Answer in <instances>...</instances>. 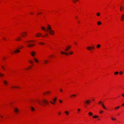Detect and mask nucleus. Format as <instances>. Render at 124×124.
I'll return each mask as SVG.
<instances>
[{
  "mask_svg": "<svg viewBox=\"0 0 124 124\" xmlns=\"http://www.w3.org/2000/svg\"><path fill=\"white\" fill-rule=\"evenodd\" d=\"M37 101L39 104L42 106H44L46 104H48V102L46 99H43L41 101L38 100Z\"/></svg>",
  "mask_w": 124,
  "mask_h": 124,
  "instance_id": "obj_1",
  "label": "nucleus"
},
{
  "mask_svg": "<svg viewBox=\"0 0 124 124\" xmlns=\"http://www.w3.org/2000/svg\"><path fill=\"white\" fill-rule=\"evenodd\" d=\"M48 27H47V29L46 30V31L49 32L50 34L51 35H54V31L51 30V28L50 25H48Z\"/></svg>",
  "mask_w": 124,
  "mask_h": 124,
  "instance_id": "obj_2",
  "label": "nucleus"
},
{
  "mask_svg": "<svg viewBox=\"0 0 124 124\" xmlns=\"http://www.w3.org/2000/svg\"><path fill=\"white\" fill-rule=\"evenodd\" d=\"M31 42V40H28L25 42L28 45L27 46L28 47H30L34 46L35 45L34 44H29V43Z\"/></svg>",
  "mask_w": 124,
  "mask_h": 124,
  "instance_id": "obj_3",
  "label": "nucleus"
},
{
  "mask_svg": "<svg viewBox=\"0 0 124 124\" xmlns=\"http://www.w3.org/2000/svg\"><path fill=\"white\" fill-rule=\"evenodd\" d=\"M57 100L56 98L55 97V98L54 99H52V100L54 101V102H52V101H49L50 102L53 104H55V102Z\"/></svg>",
  "mask_w": 124,
  "mask_h": 124,
  "instance_id": "obj_4",
  "label": "nucleus"
},
{
  "mask_svg": "<svg viewBox=\"0 0 124 124\" xmlns=\"http://www.w3.org/2000/svg\"><path fill=\"white\" fill-rule=\"evenodd\" d=\"M71 47V46L70 45L68 46L67 47H66L65 49V51L66 52L67 51L69 50Z\"/></svg>",
  "mask_w": 124,
  "mask_h": 124,
  "instance_id": "obj_5",
  "label": "nucleus"
},
{
  "mask_svg": "<svg viewBox=\"0 0 124 124\" xmlns=\"http://www.w3.org/2000/svg\"><path fill=\"white\" fill-rule=\"evenodd\" d=\"M98 103L99 104H101L102 106V107L103 108H104L105 109H107V108L104 106L103 103L101 101H100L99 102H98Z\"/></svg>",
  "mask_w": 124,
  "mask_h": 124,
  "instance_id": "obj_6",
  "label": "nucleus"
},
{
  "mask_svg": "<svg viewBox=\"0 0 124 124\" xmlns=\"http://www.w3.org/2000/svg\"><path fill=\"white\" fill-rule=\"evenodd\" d=\"M91 101L90 100H86L85 102V104H89L90 102Z\"/></svg>",
  "mask_w": 124,
  "mask_h": 124,
  "instance_id": "obj_7",
  "label": "nucleus"
},
{
  "mask_svg": "<svg viewBox=\"0 0 124 124\" xmlns=\"http://www.w3.org/2000/svg\"><path fill=\"white\" fill-rule=\"evenodd\" d=\"M21 40V38L19 37H17L15 39V40L16 41H19Z\"/></svg>",
  "mask_w": 124,
  "mask_h": 124,
  "instance_id": "obj_8",
  "label": "nucleus"
},
{
  "mask_svg": "<svg viewBox=\"0 0 124 124\" xmlns=\"http://www.w3.org/2000/svg\"><path fill=\"white\" fill-rule=\"evenodd\" d=\"M35 52L34 51H32L31 53V54L32 56H35Z\"/></svg>",
  "mask_w": 124,
  "mask_h": 124,
  "instance_id": "obj_9",
  "label": "nucleus"
},
{
  "mask_svg": "<svg viewBox=\"0 0 124 124\" xmlns=\"http://www.w3.org/2000/svg\"><path fill=\"white\" fill-rule=\"evenodd\" d=\"M20 50L19 49H16V50L14 51V53H18L20 52Z\"/></svg>",
  "mask_w": 124,
  "mask_h": 124,
  "instance_id": "obj_10",
  "label": "nucleus"
},
{
  "mask_svg": "<svg viewBox=\"0 0 124 124\" xmlns=\"http://www.w3.org/2000/svg\"><path fill=\"white\" fill-rule=\"evenodd\" d=\"M36 36L37 37H39L40 36H41V33H39L36 34Z\"/></svg>",
  "mask_w": 124,
  "mask_h": 124,
  "instance_id": "obj_11",
  "label": "nucleus"
},
{
  "mask_svg": "<svg viewBox=\"0 0 124 124\" xmlns=\"http://www.w3.org/2000/svg\"><path fill=\"white\" fill-rule=\"evenodd\" d=\"M4 84L6 85H8V82L6 80H4L3 81Z\"/></svg>",
  "mask_w": 124,
  "mask_h": 124,
  "instance_id": "obj_12",
  "label": "nucleus"
},
{
  "mask_svg": "<svg viewBox=\"0 0 124 124\" xmlns=\"http://www.w3.org/2000/svg\"><path fill=\"white\" fill-rule=\"evenodd\" d=\"M61 53L62 54H64L66 55H68V53L66 52H64L63 51H61Z\"/></svg>",
  "mask_w": 124,
  "mask_h": 124,
  "instance_id": "obj_13",
  "label": "nucleus"
},
{
  "mask_svg": "<svg viewBox=\"0 0 124 124\" xmlns=\"http://www.w3.org/2000/svg\"><path fill=\"white\" fill-rule=\"evenodd\" d=\"M14 111L16 113H17L19 111L18 109L17 108H15L14 109Z\"/></svg>",
  "mask_w": 124,
  "mask_h": 124,
  "instance_id": "obj_14",
  "label": "nucleus"
},
{
  "mask_svg": "<svg viewBox=\"0 0 124 124\" xmlns=\"http://www.w3.org/2000/svg\"><path fill=\"white\" fill-rule=\"evenodd\" d=\"M121 20L122 21L124 20V14H123L121 17Z\"/></svg>",
  "mask_w": 124,
  "mask_h": 124,
  "instance_id": "obj_15",
  "label": "nucleus"
},
{
  "mask_svg": "<svg viewBox=\"0 0 124 124\" xmlns=\"http://www.w3.org/2000/svg\"><path fill=\"white\" fill-rule=\"evenodd\" d=\"M23 34H22V36L23 37H25L26 35L27 34L26 32H23Z\"/></svg>",
  "mask_w": 124,
  "mask_h": 124,
  "instance_id": "obj_16",
  "label": "nucleus"
},
{
  "mask_svg": "<svg viewBox=\"0 0 124 124\" xmlns=\"http://www.w3.org/2000/svg\"><path fill=\"white\" fill-rule=\"evenodd\" d=\"M91 47H90V46H88V47H87V49H88V50H92V49H91Z\"/></svg>",
  "mask_w": 124,
  "mask_h": 124,
  "instance_id": "obj_17",
  "label": "nucleus"
},
{
  "mask_svg": "<svg viewBox=\"0 0 124 124\" xmlns=\"http://www.w3.org/2000/svg\"><path fill=\"white\" fill-rule=\"evenodd\" d=\"M31 110L32 111H33L35 110V109L33 107H31Z\"/></svg>",
  "mask_w": 124,
  "mask_h": 124,
  "instance_id": "obj_18",
  "label": "nucleus"
},
{
  "mask_svg": "<svg viewBox=\"0 0 124 124\" xmlns=\"http://www.w3.org/2000/svg\"><path fill=\"white\" fill-rule=\"evenodd\" d=\"M44 63L45 64H46L48 62V61L47 60H44Z\"/></svg>",
  "mask_w": 124,
  "mask_h": 124,
  "instance_id": "obj_19",
  "label": "nucleus"
},
{
  "mask_svg": "<svg viewBox=\"0 0 124 124\" xmlns=\"http://www.w3.org/2000/svg\"><path fill=\"white\" fill-rule=\"evenodd\" d=\"M76 96L77 95L76 94H72V95H71L70 96V97H76Z\"/></svg>",
  "mask_w": 124,
  "mask_h": 124,
  "instance_id": "obj_20",
  "label": "nucleus"
},
{
  "mask_svg": "<svg viewBox=\"0 0 124 124\" xmlns=\"http://www.w3.org/2000/svg\"><path fill=\"white\" fill-rule=\"evenodd\" d=\"M41 28L42 30H45L46 31V29H45V28L43 26H41Z\"/></svg>",
  "mask_w": 124,
  "mask_h": 124,
  "instance_id": "obj_21",
  "label": "nucleus"
},
{
  "mask_svg": "<svg viewBox=\"0 0 124 124\" xmlns=\"http://www.w3.org/2000/svg\"><path fill=\"white\" fill-rule=\"evenodd\" d=\"M100 46L101 45L99 44H98L97 46V47L98 48H99Z\"/></svg>",
  "mask_w": 124,
  "mask_h": 124,
  "instance_id": "obj_22",
  "label": "nucleus"
},
{
  "mask_svg": "<svg viewBox=\"0 0 124 124\" xmlns=\"http://www.w3.org/2000/svg\"><path fill=\"white\" fill-rule=\"evenodd\" d=\"M69 54H73V52L72 51H70L69 53Z\"/></svg>",
  "mask_w": 124,
  "mask_h": 124,
  "instance_id": "obj_23",
  "label": "nucleus"
},
{
  "mask_svg": "<svg viewBox=\"0 0 124 124\" xmlns=\"http://www.w3.org/2000/svg\"><path fill=\"white\" fill-rule=\"evenodd\" d=\"M1 67L2 69L3 70H5V68L4 66H1Z\"/></svg>",
  "mask_w": 124,
  "mask_h": 124,
  "instance_id": "obj_24",
  "label": "nucleus"
},
{
  "mask_svg": "<svg viewBox=\"0 0 124 124\" xmlns=\"http://www.w3.org/2000/svg\"><path fill=\"white\" fill-rule=\"evenodd\" d=\"M14 87H16V88H20L19 87H17V86H14L11 87V88H14Z\"/></svg>",
  "mask_w": 124,
  "mask_h": 124,
  "instance_id": "obj_25",
  "label": "nucleus"
},
{
  "mask_svg": "<svg viewBox=\"0 0 124 124\" xmlns=\"http://www.w3.org/2000/svg\"><path fill=\"white\" fill-rule=\"evenodd\" d=\"M98 117V116L97 115H95L94 116H93V117L94 118H97Z\"/></svg>",
  "mask_w": 124,
  "mask_h": 124,
  "instance_id": "obj_26",
  "label": "nucleus"
},
{
  "mask_svg": "<svg viewBox=\"0 0 124 124\" xmlns=\"http://www.w3.org/2000/svg\"><path fill=\"white\" fill-rule=\"evenodd\" d=\"M123 9V6H121L120 8V10L121 11H122V9Z\"/></svg>",
  "mask_w": 124,
  "mask_h": 124,
  "instance_id": "obj_27",
  "label": "nucleus"
},
{
  "mask_svg": "<svg viewBox=\"0 0 124 124\" xmlns=\"http://www.w3.org/2000/svg\"><path fill=\"white\" fill-rule=\"evenodd\" d=\"M65 113L66 114V115H68L69 113V112H68V111H65Z\"/></svg>",
  "mask_w": 124,
  "mask_h": 124,
  "instance_id": "obj_28",
  "label": "nucleus"
},
{
  "mask_svg": "<svg viewBox=\"0 0 124 124\" xmlns=\"http://www.w3.org/2000/svg\"><path fill=\"white\" fill-rule=\"evenodd\" d=\"M89 116H92L93 115V114L91 112H89Z\"/></svg>",
  "mask_w": 124,
  "mask_h": 124,
  "instance_id": "obj_29",
  "label": "nucleus"
},
{
  "mask_svg": "<svg viewBox=\"0 0 124 124\" xmlns=\"http://www.w3.org/2000/svg\"><path fill=\"white\" fill-rule=\"evenodd\" d=\"M34 60H35V61L37 62H38V61L37 60V59L36 58H34Z\"/></svg>",
  "mask_w": 124,
  "mask_h": 124,
  "instance_id": "obj_30",
  "label": "nucleus"
},
{
  "mask_svg": "<svg viewBox=\"0 0 124 124\" xmlns=\"http://www.w3.org/2000/svg\"><path fill=\"white\" fill-rule=\"evenodd\" d=\"M96 15L97 16H100V14L99 13H97L96 14Z\"/></svg>",
  "mask_w": 124,
  "mask_h": 124,
  "instance_id": "obj_31",
  "label": "nucleus"
},
{
  "mask_svg": "<svg viewBox=\"0 0 124 124\" xmlns=\"http://www.w3.org/2000/svg\"><path fill=\"white\" fill-rule=\"evenodd\" d=\"M118 71H116L115 72L114 74L115 75H117L118 74Z\"/></svg>",
  "mask_w": 124,
  "mask_h": 124,
  "instance_id": "obj_32",
  "label": "nucleus"
},
{
  "mask_svg": "<svg viewBox=\"0 0 124 124\" xmlns=\"http://www.w3.org/2000/svg\"><path fill=\"white\" fill-rule=\"evenodd\" d=\"M101 24V23L100 21H99L97 22V24L98 25H100Z\"/></svg>",
  "mask_w": 124,
  "mask_h": 124,
  "instance_id": "obj_33",
  "label": "nucleus"
},
{
  "mask_svg": "<svg viewBox=\"0 0 124 124\" xmlns=\"http://www.w3.org/2000/svg\"><path fill=\"white\" fill-rule=\"evenodd\" d=\"M50 93V92H48H48H46L45 93V94H48V93Z\"/></svg>",
  "mask_w": 124,
  "mask_h": 124,
  "instance_id": "obj_34",
  "label": "nucleus"
},
{
  "mask_svg": "<svg viewBox=\"0 0 124 124\" xmlns=\"http://www.w3.org/2000/svg\"><path fill=\"white\" fill-rule=\"evenodd\" d=\"M39 44L40 45H43L44 44V43L42 42H41L39 43Z\"/></svg>",
  "mask_w": 124,
  "mask_h": 124,
  "instance_id": "obj_35",
  "label": "nucleus"
},
{
  "mask_svg": "<svg viewBox=\"0 0 124 124\" xmlns=\"http://www.w3.org/2000/svg\"><path fill=\"white\" fill-rule=\"evenodd\" d=\"M123 72L122 71H120L119 72V73L120 75H121L123 74Z\"/></svg>",
  "mask_w": 124,
  "mask_h": 124,
  "instance_id": "obj_36",
  "label": "nucleus"
},
{
  "mask_svg": "<svg viewBox=\"0 0 124 124\" xmlns=\"http://www.w3.org/2000/svg\"><path fill=\"white\" fill-rule=\"evenodd\" d=\"M111 119L113 120H116V119L115 118H114L112 117H111Z\"/></svg>",
  "mask_w": 124,
  "mask_h": 124,
  "instance_id": "obj_37",
  "label": "nucleus"
},
{
  "mask_svg": "<svg viewBox=\"0 0 124 124\" xmlns=\"http://www.w3.org/2000/svg\"><path fill=\"white\" fill-rule=\"evenodd\" d=\"M59 101L60 103H62V101L61 100H59Z\"/></svg>",
  "mask_w": 124,
  "mask_h": 124,
  "instance_id": "obj_38",
  "label": "nucleus"
},
{
  "mask_svg": "<svg viewBox=\"0 0 124 124\" xmlns=\"http://www.w3.org/2000/svg\"><path fill=\"white\" fill-rule=\"evenodd\" d=\"M119 108V106H118L117 107H116L115 108V109H118Z\"/></svg>",
  "mask_w": 124,
  "mask_h": 124,
  "instance_id": "obj_39",
  "label": "nucleus"
},
{
  "mask_svg": "<svg viewBox=\"0 0 124 124\" xmlns=\"http://www.w3.org/2000/svg\"><path fill=\"white\" fill-rule=\"evenodd\" d=\"M103 111L101 110L100 111V113L101 114V113H103Z\"/></svg>",
  "mask_w": 124,
  "mask_h": 124,
  "instance_id": "obj_40",
  "label": "nucleus"
},
{
  "mask_svg": "<svg viewBox=\"0 0 124 124\" xmlns=\"http://www.w3.org/2000/svg\"><path fill=\"white\" fill-rule=\"evenodd\" d=\"M92 47L91 48L92 49H94V46H93L92 47Z\"/></svg>",
  "mask_w": 124,
  "mask_h": 124,
  "instance_id": "obj_41",
  "label": "nucleus"
},
{
  "mask_svg": "<svg viewBox=\"0 0 124 124\" xmlns=\"http://www.w3.org/2000/svg\"><path fill=\"white\" fill-rule=\"evenodd\" d=\"M29 62L30 63H33L31 61H30Z\"/></svg>",
  "mask_w": 124,
  "mask_h": 124,
  "instance_id": "obj_42",
  "label": "nucleus"
},
{
  "mask_svg": "<svg viewBox=\"0 0 124 124\" xmlns=\"http://www.w3.org/2000/svg\"><path fill=\"white\" fill-rule=\"evenodd\" d=\"M80 109H78V113L80 111Z\"/></svg>",
  "mask_w": 124,
  "mask_h": 124,
  "instance_id": "obj_43",
  "label": "nucleus"
},
{
  "mask_svg": "<svg viewBox=\"0 0 124 124\" xmlns=\"http://www.w3.org/2000/svg\"><path fill=\"white\" fill-rule=\"evenodd\" d=\"M3 75H4V74H0V76H2Z\"/></svg>",
  "mask_w": 124,
  "mask_h": 124,
  "instance_id": "obj_44",
  "label": "nucleus"
},
{
  "mask_svg": "<svg viewBox=\"0 0 124 124\" xmlns=\"http://www.w3.org/2000/svg\"><path fill=\"white\" fill-rule=\"evenodd\" d=\"M23 46H21V47H19V49H21L22 48H23Z\"/></svg>",
  "mask_w": 124,
  "mask_h": 124,
  "instance_id": "obj_45",
  "label": "nucleus"
},
{
  "mask_svg": "<svg viewBox=\"0 0 124 124\" xmlns=\"http://www.w3.org/2000/svg\"><path fill=\"white\" fill-rule=\"evenodd\" d=\"M60 90L61 92H62V89H60Z\"/></svg>",
  "mask_w": 124,
  "mask_h": 124,
  "instance_id": "obj_46",
  "label": "nucleus"
},
{
  "mask_svg": "<svg viewBox=\"0 0 124 124\" xmlns=\"http://www.w3.org/2000/svg\"><path fill=\"white\" fill-rule=\"evenodd\" d=\"M122 96L123 97H124V94L123 93V94H122Z\"/></svg>",
  "mask_w": 124,
  "mask_h": 124,
  "instance_id": "obj_47",
  "label": "nucleus"
},
{
  "mask_svg": "<svg viewBox=\"0 0 124 124\" xmlns=\"http://www.w3.org/2000/svg\"><path fill=\"white\" fill-rule=\"evenodd\" d=\"M59 115H60L61 114V113L60 112H59L58 113Z\"/></svg>",
  "mask_w": 124,
  "mask_h": 124,
  "instance_id": "obj_48",
  "label": "nucleus"
},
{
  "mask_svg": "<svg viewBox=\"0 0 124 124\" xmlns=\"http://www.w3.org/2000/svg\"><path fill=\"white\" fill-rule=\"evenodd\" d=\"M73 2H74V3H75V1H74V0H73Z\"/></svg>",
  "mask_w": 124,
  "mask_h": 124,
  "instance_id": "obj_49",
  "label": "nucleus"
},
{
  "mask_svg": "<svg viewBox=\"0 0 124 124\" xmlns=\"http://www.w3.org/2000/svg\"><path fill=\"white\" fill-rule=\"evenodd\" d=\"M3 39H6L4 38H3Z\"/></svg>",
  "mask_w": 124,
  "mask_h": 124,
  "instance_id": "obj_50",
  "label": "nucleus"
},
{
  "mask_svg": "<svg viewBox=\"0 0 124 124\" xmlns=\"http://www.w3.org/2000/svg\"><path fill=\"white\" fill-rule=\"evenodd\" d=\"M122 106H124V103L122 105Z\"/></svg>",
  "mask_w": 124,
  "mask_h": 124,
  "instance_id": "obj_51",
  "label": "nucleus"
},
{
  "mask_svg": "<svg viewBox=\"0 0 124 124\" xmlns=\"http://www.w3.org/2000/svg\"><path fill=\"white\" fill-rule=\"evenodd\" d=\"M45 36H42L43 37H45Z\"/></svg>",
  "mask_w": 124,
  "mask_h": 124,
  "instance_id": "obj_52",
  "label": "nucleus"
},
{
  "mask_svg": "<svg viewBox=\"0 0 124 124\" xmlns=\"http://www.w3.org/2000/svg\"><path fill=\"white\" fill-rule=\"evenodd\" d=\"M75 0V1H78V0Z\"/></svg>",
  "mask_w": 124,
  "mask_h": 124,
  "instance_id": "obj_53",
  "label": "nucleus"
},
{
  "mask_svg": "<svg viewBox=\"0 0 124 124\" xmlns=\"http://www.w3.org/2000/svg\"><path fill=\"white\" fill-rule=\"evenodd\" d=\"M48 35V34H46V35Z\"/></svg>",
  "mask_w": 124,
  "mask_h": 124,
  "instance_id": "obj_54",
  "label": "nucleus"
},
{
  "mask_svg": "<svg viewBox=\"0 0 124 124\" xmlns=\"http://www.w3.org/2000/svg\"><path fill=\"white\" fill-rule=\"evenodd\" d=\"M75 44H76V42H75Z\"/></svg>",
  "mask_w": 124,
  "mask_h": 124,
  "instance_id": "obj_55",
  "label": "nucleus"
},
{
  "mask_svg": "<svg viewBox=\"0 0 124 124\" xmlns=\"http://www.w3.org/2000/svg\"><path fill=\"white\" fill-rule=\"evenodd\" d=\"M30 14H32V13H30Z\"/></svg>",
  "mask_w": 124,
  "mask_h": 124,
  "instance_id": "obj_56",
  "label": "nucleus"
},
{
  "mask_svg": "<svg viewBox=\"0 0 124 124\" xmlns=\"http://www.w3.org/2000/svg\"><path fill=\"white\" fill-rule=\"evenodd\" d=\"M1 116V117H3L2 116Z\"/></svg>",
  "mask_w": 124,
  "mask_h": 124,
  "instance_id": "obj_57",
  "label": "nucleus"
},
{
  "mask_svg": "<svg viewBox=\"0 0 124 124\" xmlns=\"http://www.w3.org/2000/svg\"><path fill=\"white\" fill-rule=\"evenodd\" d=\"M76 17V18H77V17Z\"/></svg>",
  "mask_w": 124,
  "mask_h": 124,
  "instance_id": "obj_58",
  "label": "nucleus"
},
{
  "mask_svg": "<svg viewBox=\"0 0 124 124\" xmlns=\"http://www.w3.org/2000/svg\"><path fill=\"white\" fill-rule=\"evenodd\" d=\"M78 22L79 23V22L78 21Z\"/></svg>",
  "mask_w": 124,
  "mask_h": 124,
  "instance_id": "obj_59",
  "label": "nucleus"
}]
</instances>
